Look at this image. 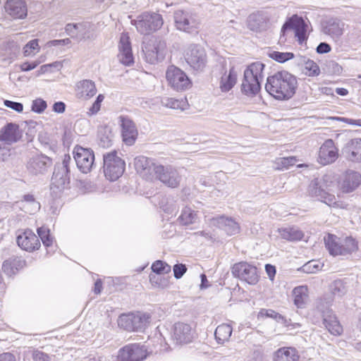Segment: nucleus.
I'll return each mask as SVG.
<instances>
[{
	"mask_svg": "<svg viewBox=\"0 0 361 361\" xmlns=\"http://www.w3.org/2000/svg\"><path fill=\"white\" fill-rule=\"evenodd\" d=\"M297 161L295 157H281L275 161L276 169L278 170H283L288 169L290 166L294 165Z\"/></svg>",
	"mask_w": 361,
	"mask_h": 361,
	"instance_id": "48",
	"label": "nucleus"
},
{
	"mask_svg": "<svg viewBox=\"0 0 361 361\" xmlns=\"http://www.w3.org/2000/svg\"><path fill=\"white\" fill-rule=\"evenodd\" d=\"M247 26L252 31L260 32L266 29L267 22L262 16L252 14L248 18Z\"/></svg>",
	"mask_w": 361,
	"mask_h": 361,
	"instance_id": "39",
	"label": "nucleus"
},
{
	"mask_svg": "<svg viewBox=\"0 0 361 361\" xmlns=\"http://www.w3.org/2000/svg\"><path fill=\"white\" fill-rule=\"evenodd\" d=\"M66 105L62 102H58L54 104L53 111L56 113L61 114L65 111Z\"/></svg>",
	"mask_w": 361,
	"mask_h": 361,
	"instance_id": "64",
	"label": "nucleus"
},
{
	"mask_svg": "<svg viewBox=\"0 0 361 361\" xmlns=\"http://www.w3.org/2000/svg\"><path fill=\"white\" fill-rule=\"evenodd\" d=\"M82 25H80V24H71V23H69V24H67L66 27H65V30L66 32V33L70 35L71 37L73 38H78V33H77V30H79V28L81 27Z\"/></svg>",
	"mask_w": 361,
	"mask_h": 361,
	"instance_id": "58",
	"label": "nucleus"
},
{
	"mask_svg": "<svg viewBox=\"0 0 361 361\" xmlns=\"http://www.w3.org/2000/svg\"><path fill=\"white\" fill-rule=\"evenodd\" d=\"M149 280L152 284L157 287L164 288L168 286L169 281L161 276L150 275Z\"/></svg>",
	"mask_w": 361,
	"mask_h": 361,
	"instance_id": "54",
	"label": "nucleus"
},
{
	"mask_svg": "<svg viewBox=\"0 0 361 361\" xmlns=\"http://www.w3.org/2000/svg\"><path fill=\"white\" fill-rule=\"evenodd\" d=\"M76 95L82 99H89L97 93V88L93 81L82 80L76 84Z\"/></svg>",
	"mask_w": 361,
	"mask_h": 361,
	"instance_id": "29",
	"label": "nucleus"
},
{
	"mask_svg": "<svg viewBox=\"0 0 361 361\" xmlns=\"http://www.w3.org/2000/svg\"><path fill=\"white\" fill-rule=\"evenodd\" d=\"M37 234H38V238H40V239L42 241V243L45 247H49L53 243V238L51 237L49 234V228L42 226L40 228H37Z\"/></svg>",
	"mask_w": 361,
	"mask_h": 361,
	"instance_id": "49",
	"label": "nucleus"
},
{
	"mask_svg": "<svg viewBox=\"0 0 361 361\" xmlns=\"http://www.w3.org/2000/svg\"><path fill=\"white\" fill-rule=\"evenodd\" d=\"M154 161L145 156H138L134 159V166L137 173L146 180H152L158 167Z\"/></svg>",
	"mask_w": 361,
	"mask_h": 361,
	"instance_id": "16",
	"label": "nucleus"
},
{
	"mask_svg": "<svg viewBox=\"0 0 361 361\" xmlns=\"http://www.w3.org/2000/svg\"><path fill=\"white\" fill-rule=\"evenodd\" d=\"M316 50L318 54H326L331 51V47L326 42H321Z\"/></svg>",
	"mask_w": 361,
	"mask_h": 361,
	"instance_id": "62",
	"label": "nucleus"
},
{
	"mask_svg": "<svg viewBox=\"0 0 361 361\" xmlns=\"http://www.w3.org/2000/svg\"><path fill=\"white\" fill-rule=\"evenodd\" d=\"M22 130L18 124L9 123L0 130V140L11 145L20 140Z\"/></svg>",
	"mask_w": 361,
	"mask_h": 361,
	"instance_id": "26",
	"label": "nucleus"
},
{
	"mask_svg": "<svg viewBox=\"0 0 361 361\" xmlns=\"http://www.w3.org/2000/svg\"><path fill=\"white\" fill-rule=\"evenodd\" d=\"M51 159L43 154H37L28 160L26 168L27 171L32 175L44 173L51 166Z\"/></svg>",
	"mask_w": 361,
	"mask_h": 361,
	"instance_id": "21",
	"label": "nucleus"
},
{
	"mask_svg": "<svg viewBox=\"0 0 361 361\" xmlns=\"http://www.w3.org/2000/svg\"><path fill=\"white\" fill-rule=\"evenodd\" d=\"M187 268L183 264H178L173 266V273L176 279H180L186 272Z\"/></svg>",
	"mask_w": 361,
	"mask_h": 361,
	"instance_id": "59",
	"label": "nucleus"
},
{
	"mask_svg": "<svg viewBox=\"0 0 361 361\" xmlns=\"http://www.w3.org/2000/svg\"><path fill=\"white\" fill-rule=\"evenodd\" d=\"M324 324L328 331L333 335H340L343 331L342 326L336 317L331 312H327L324 315Z\"/></svg>",
	"mask_w": 361,
	"mask_h": 361,
	"instance_id": "36",
	"label": "nucleus"
},
{
	"mask_svg": "<svg viewBox=\"0 0 361 361\" xmlns=\"http://www.w3.org/2000/svg\"><path fill=\"white\" fill-rule=\"evenodd\" d=\"M174 21L178 30L186 32H194L199 25L198 21L192 14L181 10L175 12Z\"/></svg>",
	"mask_w": 361,
	"mask_h": 361,
	"instance_id": "18",
	"label": "nucleus"
},
{
	"mask_svg": "<svg viewBox=\"0 0 361 361\" xmlns=\"http://www.w3.org/2000/svg\"><path fill=\"white\" fill-rule=\"evenodd\" d=\"M40 63V61H35L31 63L24 62L20 65V69L21 71L24 72L30 71L35 69Z\"/></svg>",
	"mask_w": 361,
	"mask_h": 361,
	"instance_id": "60",
	"label": "nucleus"
},
{
	"mask_svg": "<svg viewBox=\"0 0 361 361\" xmlns=\"http://www.w3.org/2000/svg\"><path fill=\"white\" fill-rule=\"evenodd\" d=\"M40 50L38 39H32L28 42L23 48V55L25 57L33 56Z\"/></svg>",
	"mask_w": 361,
	"mask_h": 361,
	"instance_id": "45",
	"label": "nucleus"
},
{
	"mask_svg": "<svg viewBox=\"0 0 361 361\" xmlns=\"http://www.w3.org/2000/svg\"><path fill=\"white\" fill-rule=\"evenodd\" d=\"M299 355L295 348L283 347L278 349L273 356L274 361H298Z\"/></svg>",
	"mask_w": 361,
	"mask_h": 361,
	"instance_id": "31",
	"label": "nucleus"
},
{
	"mask_svg": "<svg viewBox=\"0 0 361 361\" xmlns=\"http://www.w3.org/2000/svg\"><path fill=\"white\" fill-rule=\"evenodd\" d=\"M118 60L126 66H130L133 63V56L132 53L129 37L126 34H122L119 42Z\"/></svg>",
	"mask_w": 361,
	"mask_h": 361,
	"instance_id": "27",
	"label": "nucleus"
},
{
	"mask_svg": "<svg viewBox=\"0 0 361 361\" xmlns=\"http://www.w3.org/2000/svg\"><path fill=\"white\" fill-rule=\"evenodd\" d=\"M264 68L262 63L255 62L245 70L241 90L247 96H254L260 90Z\"/></svg>",
	"mask_w": 361,
	"mask_h": 361,
	"instance_id": "3",
	"label": "nucleus"
},
{
	"mask_svg": "<svg viewBox=\"0 0 361 361\" xmlns=\"http://www.w3.org/2000/svg\"><path fill=\"white\" fill-rule=\"evenodd\" d=\"M16 242L21 249L27 252L35 251L40 247L37 235L30 229L20 231L17 235Z\"/></svg>",
	"mask_w": 361,
	"mask_h": 361,
	"instance_id": "22",
	"label": "nucleus"
},
{
	"mask_svg": "<svg viewBox=\"0 0 361 361\" xmlns=\"http://www.w3.org/2000/svg\"><path fill=\"white\" fill-rule=\"evenodd\" d=\"M231 272L235 277L250 285H255L259 281V276L257 267L246 262L235 263Z\"/></svg>",
	"mask_w": 361,
	"mask_h": 361,
	"instance_id": "10",
	"label": "nucleus"
},
{
	"mask_svg": "<svg viewBox=\"0 0 361 361\" xmlns=\"http://www.w3.org/2000/svg\"><path fill=\"white\" fill-rule=\"evenodd\" d=\"M146 350L143 346L133 343L125 345L119 350L118 361H142L146 357Z\"/></svg>",
	"mask_w": 361,
	"mask_h": 361,
	"instance_id": "17",
	"label": "nucleus"
},
{
	"mask_svg": "<svg viewBox=\"0 0 361 361\" xmlns=\"http://www.w3.org/2000/svg\"><path fill=\"white\" fill-rule=\"evenodd\" d=\"M361 185V173L358 171L348 169L341 176L338 182L339 190L343 193H350Z\"/></svg>",
	"mask_w": 361,
	"mask_h": 361,
	"instance_id": "15",
	"label": "nucleus"
},
{
	"mask_svg": "<svg viewBox=\"0 0 361 361\" xmlns=\"http://www.w3.org/2000/svg\"><path fill=\"white\" fill-rule=\"evenodd\" d=\"M5 8L15 18H23L27 15V6L23 0H7Z\"/></svg>",
	"mask_w": 361,
	"mask_h": 361,
	"instance_id": "30",
	"label": "nucleus"
},
{
	"mask_svg": "<svg viewBox=\"0 0 361 361\" xmlns=\"http://www.w3.org/2000/svg\"><path fill=\"white\" fill-rule=\"evenodd\" d=\"M185 59L190 66L197 71L203 70L207 61L204 49L197 44H191L188 47Z\"/></svg>",
	"mask_w": 361,
	"mask_h": 361,
	"instance_id": "11",
	"label": "nucleus"
},
{
	"mask_svg": "<svg viewBox=\"0 0 361 361\" xmlns=\"http://www.w3.org/2000/svg\"><path fill=\"white\" fill-rule=\"evenodd\" d=\"M162 106L173 109H180L183 111L188 106V103L186 99H175L171 97H163L161 100Z\"/></svg>",
	"mask_w": 361,
	"mask_h": 361,
	"instance_id": "40",
	"label": "nucleus"
},
{
	"mask_svg": "<svg viewBox=\"0 0 361 361\" xmlns=\"http://www.w3.org/2000/svg\"><path fill=\"white\" fill-rule=\"evenodd\" d=\"M330 290L334 297L341 298L345 294L347 290L341 280L334 281L330 286Z\"/></svg>",
	"mask_w": 361,
	"mask_h": 361,
	"instance_id": "47",
	"label": "nucleus"
},
{
	"mask_svg": "<svg viewBox=\"0 0 361 361\" xmlns=\"http://www.w3.org/2000/svg\"><path fill=\"white\" fill-rule=\"evenodd\" d=\"M212 226L224 230L228 235H235L240 231L239 224L232 218L218 216L210 219Z\"/></svg>",
	"mask_w": 361,
	"mask_h": 361,
	"instance_id": "25",
	"label": "nucleus"
},
{
	"mask_svg": "<svg viewBox=\"0 0 361 361\" xmlns=\"http://www.w3.org/2000/svg\"><path fill=\"white\" fill-rule=\"evenodd\" d=\"M194 333L191 326L185 323L178 322L174 324L173 339L178 344L190 343L193 339Z\"/></svg>",
	"mask_w": 361,
	"mask_h": 361,
	"instance_id": "24",
	"label": "nucleus"
},
{
	"mask_svg": "<svg viewBox=\"0 0 361 361\" xmlns=\"http://www.w3.org/2000/svg\"><path fill=\"white\" fill-rule=\"evenodd\" d=\"M322 267L321 263L316 260H311L302 267L304 272L307 274L315 273L320 270Z\"/></svg>",
	"mask_w": 361,
	"mask_h": 361,
	"instance_id": "52",
	"label": "nucleus"
},
{
	"mask_svg": "<svg viewBox=\"0 0 361 361\" xmlns=\"http://www.w3.org/2000/svg\"><path fill=\"white\" fill-rule=\"evenodd\" d=\"M142 49L146 61L152 64L162 61L167 51L166 42L154 37L145 42Z\"/></svg>",
	"mask_w": 361,
	"mask_h": 361,
	"instance_id": "5",
	"label": "nucleus"
},
{
	"mask_svg": "<svg viewBox=\"0 0 361 361\" xmlns=\"http://www.w3.org/2000/svg\"><path fill=\"white\" fill-rule=\"evenodd\" d=\"M11 156L10 149L5 147L0 146V159L2 161H6Z\"/></svg>",
	"mask_w": 361,
	"mask_h": 361,
	"instance_id": "63",
	"label": "nucleus"
},
{
	"mask_svg": "<svg viewBox=\"0 0 361 361\" xmlns=\"http://www.w3.org/2000/svg\"><path fill=\"white\" fill-rule=\"evenodd\" d=\"M154 178L171 188H178L181 181L178 170L171 166H158Z\"/></svg>",
	"mask_w": 361,
	"mask_h": 361,
	"instance_id": "13",
	"label": "nucleus"
},
{
	"mask_svg": "<svg viewBox=\"0 0 361 361\" xmlns=\"http://www.w3.org/2000/svg\"><path fill=\"white\" fill-rule=\"evenodd\" d=\"M324 243L329 253L333 256L346 255L357 250V244L351 237L341 240L336 235L329 234L324 237Z\"/></svg>",
	"mask_w": 361,
	"mask_h": 361,
	"instance_id": "4",
	"label": "nucleus"
},
{
	"mask_svg": "<svg viewBox=\"0 0 361 361\" xmlns=\"http://www.w3.org/2000/svg\"><path fill=\"white\" fill-rule=\"evenodd\" d=\"M152 269L157 274H164L171 272V266L167 263L157 260L152 264Z\"/></svg>",
	"mask_w": 361,
	"mask_h": 361,
	"instance_id": "50",
	"label": "nucleus"
},
{
	"mask_svg": "<svg viewBox=\"0 0 361 361\" xmlns=\"http://www.w3.org/2000/svg\"><path fill=\"white\" fill-rule=\"evenodd\" d=\"M298 86L296 78L286 71H279L267 79V92L279 100H287L295 94Z\"/></svg>",
	"mask_w": 361,
	"mask_h": 361,
	"instance_id": "1",
	"label": "nucleus"
},
{
	"mask_svg": "<svg viewBox=\"0 0 361 361\" xmlns=\"http://www.w3.org/2000/svg\"><path fill=\"white\" fill-rule=\"evenodd\" d=\"M232 334V327L226 324L218 326L215 330L214 336L219 343H224L229 340Z\"/></svg>",
	"mask_w": 361,
	"mask_h": 361,
	"instance_id": "41",
	"label": "nucleus"
},
{
	"mask_svg": "<svg viewBox=\"0 0 361 361\" xmlns=\"http://www.w3.org/2000/svg\"><path fill=\"white\" fill-rule=\"evenodd\" d=\"M281 238L288 241L300 240L303 236V232L296 226H287L278 229Z\"/></svg>",
	"mask_w": 361,
	"mask_h": 361,
	"instance_id": "34",
	"label": "nucleus"
},
{
	"mask_svg": "<svg viewBox=\"0 0 361 361\" xmlns=\"http://www.w3.org/2000/svg\"><path fill=\"white\" fill-rule=\"evenodd\" d=\"M163 23V19L160 14L145 12L137 17V20H135L134 25L139 32L147 35L161 28Z\"/></svg>",
	"mask_w": 361,
	"mask_h": 361,
	"instance_id": "8",
	"label": "nucleus"
},
{
	"mask_svg": "<svg viewBox=\"0 0 361 361\" xmlns=\"http://www.w3.org/2000/svg\"><path fill=\"white\" fill-rule=\"evenodd\" d=\"M294 302L298 307H302L307 299V288L301 286L295 288L293 290Z\"/></svg>",
	"mask_w": 361,
	"mask_h": 361,
	"instance_id": "42",
	"label": "nucleus"
},
{
	"mask_svg": "<svg viewBox=\"0 0 361 361\" xmlns=\"http://www.w3.org/2000/svg\"><path fill=\"white\" fill-rule=\"evenodd\" d=\"M74 159L79 170L87 173L90 172L94 161V152L90 148L76 146L73 150Z\"/></svg>",
	"mask_w": 361,
	"mask_h": 361,
	"instance_id": "14",
	"label": "nucleus"
},
{
	"mask_svg": "<svg viewBox=\"0 0 361 361\" xmlns=\"http://www.w3.org/2000/svg\"><path fill=\"white\" fill-rule=\"evenodd\" d=\"M338 157V149L331 139L324 141L319 148L317 161L323 165H329L336 161Z\"/></svg>",
	"mask_w": 361,
	"mask_h": 361,
	"instance_id": "19",
	"label": "nucleus"
},
{
	"mask_svg": "<svg viewBox=\"0 0 361 361\" xmlns=\"http://www.w3.org/2000/svg\"><path fill=\"white\" fill-rule=\"evenodd\" d=\"M47 106V102L44 99L37 98L32 101V110L36 113L41 114L46 109Z\"/></svg>",
	"mask_w": 361,
	"mask_h": 361,
	"instance_id": "53",
	"label": "nucleus"
},
{
	"mask_svg": "<svg viewBox=\"0 0 361 361\" xmlns=\"http://www.w3.org/2000/svg\"><path fill=\"white\" fill-rule=\"evenodd\" d=\"M342 153L348 161L361 163V138L356 137L348 140L343 147Z\"/></svg>",
	"mask_w": 361,
	"mask_h": 361,
	"instance_id": "23",
	"label": "nucleus"
},
{
	"mask_svg": "<svg viewBox=\"0 0 361 361\" xmlns=\"http://www.w3.org/2000/svg\"><path fill=\"white\" fill-rule=\"evenodd\" d=\"M70 159V157H68V159H64L62 166L56 169L53 173L51 190L56 196L59 195L65 189L68 188L70 178L68 176L69 169L68 162Z\"/></svg>",
	"mask_w": 361,
	"mask_h": 361,
	"instance_id": "9",
	"label": "nucleus"
},
{
	"mask_svg": "<svg viewBox=\"0 0 361 361\" xmlns=\"http://www.w3.org/2000/svg\"><path fill=\"white\" fill-rule=\"evenodd\" d=\"M32 357L33 361H51L48 354L38 350L33 351Z\"/></svg>",
	"mask_w": 361,
	"mask_h": 361,
	"instance_id": "57",
	"label": "nucleus"
},
{
	"mask_svg": "<svg viewBox=\"0 0 361 361\" xmlns=\"http://www.w3.org/2000/svg\"><path fill=\"white\" fill-rule=\"evenodd\" d=\"M344 23L337 20H329L324 26L323 31L333 39H338L343 33Z\"/></svg>",
	"mask_w": 361,
	"mask_h": 361,
	"instance_id": "35",
	"label": "nucleus"
},
{
	"mask_svg": "<svg viewBox=\"0 0 361 361\" xmlns=\"http://www.w3.org/2000/svg\"><path fill=\"white\" fill-rule=\"evenodd\" d=\"M305 74L310 77L318 76L320 73V68L316 62L311 59L304 60Z\"/></svg>",
	"mask_w": 361,
	"mask_h": 361,
	"instance_id": "44",
	"label": "nucleus"
},
{
	"mask_svg": "<svg viewBox=\"0 0 361 361\" xmlns=\"http://www.w3.org/2000/svg\"><path fill=\"white\" fill-rule=\"evenodd\" d=\"M122 137L128 145L134 144L137 137V130L134 122L128 118H121Z\"/></svg>",
	"mask_w": 361,
	"mask_h": 361,
	"instance_id": "28",
	"label": "nucleus"
},
{
	"mask_svg": "<svg viewBox=\"0 0 361 361\" xmlns=\"http://www.w3.org/2000/svg\"><path fill=\"white\" fill-rule=\"evenodd\" d=\"M180 224L183 225H190L196 222L197 219V212L190 207H185L180 216L178 218Z\"/></svg>",
	"mask_w": 361,
	"mask_h": 361,
	"instance_id": "43",
	"label": "nucleus"
},
{
	"mask_svg": "<svg viewBox=\"0 0 361 361\" xmlns=\"http://www.w3.org/2000/svg\"><path fill=\"white\" fill-rule=\"evenodd\" d=\"M237 82V72L232 66L229 71H226L221 76L219 87L223 92H228L235 85Z\"/></svg>",
	"mask_w": 361,
	"mask_h": 361,
	"instance_id": "32",
	"label": "nucleus"
},
{
	"mask_svg": "<svg viewBox=\"0 0 361 361\" xmlns=\"http://www.w3.org/2000/svg\"><path fill=\"white\" fill-rule=\"evenodd\" d=\"M24 262L18 258L12 257L4 262L2 269L8 276H12L17 273L19 269L22 268Z\"/></svg>",
	"mask_w": 361,
	"mask_h": 361,
	"instance_id": "38",
	"label": "nucleus"
},
{
	"mask_svg": "<svg viewBox=\"0 0 361 361\" xmlns=\"http://www.w3.org/2000/svg\"><path fill=\"white\" fill-rule=\"evenodd\" d=\"M4 104L6 107L18 113H21L23 111V105L20 102H13L10 100H4Z\"/></svg>",
	"mask_w": 361,
	"mask_h": 361,
	"instance_id": "56",
	"label": "nucleus"
},
{
	"mask_svg": "<svg viewBox=\"0 0 361 361\" xmlns=\"http://www.w3.org/2000/svg\"><path fill=\"white\" fill-rule=\"evenodd\" d=\"M98 144L103 148L112 145L114 135L111 129L108 126H100L98 128Z\"/></svg>",
	"mask_w": 361,
	"mask_h": 361,
	"instance_id": "37",
	"label": "nucleus"
},
{
	"mask_svg": "<svg viewBox=\"0 0 361 361\" xmlns=\"http://www.w3.org/2000/svg\"><path fill=\"white\" fill-rule=\"evenodd\" d=\"M258 317H271L276 320L283 319V317L274 310L266 309H262L259 311Z\"/></svg>",
	"mask_w": 361,
	"mask_h": 361,
	"instance_id": "55",
	"label": "nucleus"
},
{
	"mask_svg": "<svg viewBox=\"0 0 361 361\" xmlns=\"http://www.w3.org/2000/svg\"><path fill=\"white\" fill-rule=\"evenodd\" d=\"M150 319L147 313L122 314L118 319V324L129 331H143L150 323Z\"/></svg>",
	"mask_w": 361,
	"mask_h": 361,
	"instance_id": "7",
	"label": "nucleus"
},
{
	"mask_svg": "<svg viewBox=\"0 0 361 361\" xmlns=\"http://www.w3.org/2000/svg\"><path fill=\"white\" fill-rule=\"evenodd\" d=\"M333 185L332 175L324 174L321 178H316L311 180L307 192L310 197L317 198L329 206L334 205L336 204V197L329 192Z\"/></svg>",
	"mask_w": 361,
	"mask_h": 361,
	"instance_id": "2",
	"label": "nucleus"
},
{
	"mask_svg": "<svg viewBox=\"0 0 361 361\" xmlns=\"http://www.w3.org/2000/svg\"><path fill=\"white\" fill-rule=\"evenodd\" d=\"M269 56L279 63L286 62L294 57V54L290 52H279L272 51L268 54Z\"/></svg>",
	"mask_w": 361,
	"mask_h": 361,
	"instance_id": "51",
	"label": "nucleus"
},
{
	"mask_svg": "<svg viewBox=\"0 0 361 361\" xmlns=\"http://www.w3.org/2000/svg\"><path fill=\"white\" fill-rule=\"evenodd\" d=\"M71 43V41L69 38H66L63 39H54L51 40L47 42L48 47H56V46H65L68 45Z\"/></svg>",
	"mask_w": 361,
	"mask_h": 361,
	"instance_id": "61",
	"label": "nucleus"
},
{
	"mask_svg": "<svg viewBox=\"0 0 361 361\" xmlns=\"http://www.w3.org/2000/svg\"><path fill=\"white\" fill-rule=\"evenodd\" d=\"M104 173L107 179L116 180L123 173L125 162L114 151L104 154Z\"/></svg>",
	"mask_w": 361,
	"mask_h": 361,
	"instance_id": "6",
	"label": "nucleus"
},
{
	"mask_svg": "<svg viewBox=\"0 0 361 361\" xmlns=\"http://www.w3.org/2000/svg\"><path fill=\"white\" fill-rule=\"evenodd\" d=\"M5 51L8 59L11 61L17 58L20 51V46L14 41H11L5 45Z\"/></svg>",
	"mask_w": 361,
	"mask_h": 361,
	"instance_id": "46",
	"label": "nucleus"
},
{
	"mask_svg": "<svg viewBox=\"0 0 361 361\" xmlns=\"http://www.w3.org/2000/svg\"><path fill=\"white\" fill-rule=\"evenodd\" d=\"M169 85L177 91H183L191 86V82L187 75L180 68L171 66L166 73Z\"/></svg>",
	"mask_w": 361,
	"mask_h": 361,
	"instance_id": "12",
	"label": "nucleus"
},
{
	"mask_svg": "<svg viewBox=\"0 0 361 361\" xmlns=\"http://www.w3.org/2000/svg\"><path fill=\"white\" fill-rule=\"evenodd\" d=\"M17 203L25 212L29 214H34L40 209V204L36 200L34 195L30 193L24 195L22 200Z\"/></svg>",
	"mask_w": 361,
	"mask_h": 361,
	"instance_id": "33",
	"label": "nucleus"
},
{
	"mask_svg": "<svg viewBox=\"0 0 361 361\" xmlns=\"http://www.w3.org/2000/svg\"><path fill=\"white\" fill-rule=\"evenodd\" d=\"M307 26L304 20L295 15L292 16L284 23L281 28V32L284 33L288 30H293L299 43L302 44L307 38Z\"/></svg>",
	"mask_w": 361,
	"mask_h": 361,
	"instance_id": "20",
	"label": "nucleus"
}]
</instances>
